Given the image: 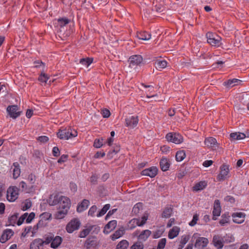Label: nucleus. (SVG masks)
<instances>
[{"mask_svg":"<svg viewBox=\"0 0 249 249\" xmlns=\"http://www.w3.org/2000/svg\"><path fill=\"white\" fill-rule=\"evenodd\" d=\"M199 234L198 233H194L192 238H196L195 247L198 249H203L206 247L209 243L208 239L206 237H198Z\"/></svg>","mask_w":249,"mask_h":249,"instance_id":"8","label":"nucleus"},{"mask_svg":"<svg viewBox=\"0 0 249 249\" xmlns=\"http://www.w3.org/2000/svg\"><path fill=\"white\" fill-rule=\"evenodd\" d=\"M101 113L104 118H108L110 115V112L107 109H103Z\"/></svg>","mask_w":249,"mask_h":249,"instance_id":"56","label":"nucleus"},{"mask_svg":"<svg viewBox=\"0 0 249 249\" xmlns=\"http://www.w3.org/2000/svg\"><path fill=\"white\" fill-rule=\"evenodd\" d=\"M13 166L14 168L13 170V178L14 179H17L20 176L21 173L19 165L18 162H16L13 163Z\"/></svg>","mask_w":249,"mask_h":249,"instance_id":"27","label":"nucleus"},{"mask_svg":"<svg viewBox=\"0 0 249 249\" xmlns=\"http://www.w3.org/2000/svg\"><path fill=\"white\" fill-rule=\"evenodd\" d=\"M230 137L232 140H241L246 138V135L239 132H233L231 133Z\"/></svg>","mask_w":249,"mask_h":249,"instance_id":"28","label":"nucleus"},{"mask_svg":"<svg viewBox=\"0 0 249 249\" xmlns=\"http://www.w3.org/2000/svg\"><path fill=\"white\" fill-rule=\"evenodd\" d=\"M160 167L162 171H166L168 170L170 164L167 159L162 158L160 162Z\"/></svg>","mask_w":249,"mask_h":249,"instance_id":"24","label":"nucleus"},{"mask_svg":"<svg viewBox=\"0 0 249 249\" xmlns=\"http://www.w3.org/2000/svg\"><path fill=\"white\" fill-rule=\"evenodd\" d=\"M230 216L229 213L223 214L219 221V224L221 226H224L227 224L230 223Z\"/></svg>","mask_w":249,"mask_h":249,"instance_id":"30","label":"nucleus"},{"mask_svg":"<svg viewBox=\"0 0 249 249\" xmlns=\"http://www.w3.org/2000/svg\"><path fill=\"white\" fill-rule=\"evenodd\" d=\"M93 62V58H86L81 59L80 63L82 65L88 67Z\"/></svg>","mask_w":249,"mask_h":249,"instance_id":"41","label":"nucleus"},{"mask_svg":"<svg viewBox=\"0 0 249 249\" xmlns=\"http://www.w3.org/2000/svg\"><path fill=\"white\" fill-rule=\"evenodd\" d=\"M63 239L59 236H55L53 237V241L50 245V247L53 249L57 248L62 243Z\"/></svg>","mask_w":249,"mask_h":249,"instance_id":"22","label":"nucleus"},{"mask_svg":"<svg viewBox=\"0 0 249 249\" xmlns=\"http://www.w3.org/2000/svg\"><path fill=\"white\" fill-rule=\"evenodd\" d=\"M35 66L34 67L36 68H39L41 66H43V68L45 67V64L42 61L40 60H37L34 62Z\"/></svg>","mask_w":249,"mask_h":249,"instance_id":"61","label":"nucleus"},{"mask_svg":"<svg viewBox=\"0 0 249 249\" xmlns=\"http://www.w3.org/2000/svg\"><path fill=\"white\" fill-rule=\"evenodd\" d=\"M142 175L154 178L156 176V167H152L142 171Z\"/></svg>","mask_w":249,"mask_h":249,"instance_id":"23","label":"nucleus"},{"mask_svg":"<svg viewBox=\"0 0 249 249\" xmlns=\"http://www.w3.org/2000/svg\"><path fill=\"white\" fill-rule=\"evenodd\" d=\"M27 179L31 184H34L36 180V177L34 174H30L28 175Z\"/></svg>","mask_w":249,"mask_h":249,"instance_id":"53","label":"nucleus"},{"mask_svg":"<svg viewBox=\"0 0 249 249\" xmlns=\"http://www.w3.org/2000/svg\"><path fill=\"white\" fill-rule=\"evenodd\" d=\"M35 213L33 212L29 214H28V215L26 217V222L27 223H30L32 220L35 218Z\"/></svg>","mask_w":249,"mask_h":249,"instance_id":"55","label":"nucleus"},{"mask_svg":"<svg viewBox=\"0 0 249 249\" xmlns=\"http://www.w3.org/2000/svg\"><path fill=\"white\" fill-rule=\"evenodd\" d=\"M43 240L40 238L35 239L30 245V249H43Z\"/></svg>","mask_w":249,"mask_h":249,"instance_id":"19","label":"nucleus"},{"mask_svg":"<svg viewBox=\"0 0 249 249\" xmlns=\"http://www.w3.org/2000/svg\"><path fill=\"white\" fill-rule=\"evenodd\" d=\"M51 216H52L51 214L49 213H44L40 215V217L41 218V220L44 219L45 220L50 219L51 218Z\"/></svg>","mask_w":249,"mask_h":249,"instance_id":"54","label":"nucleus"},{"mask_svg":"<svg viewBox=\"0 0 249 249\" xmlns=\"http://www.w3.org/2000/svg\"><path fill=\"white\" fill-rule=\"evenodd\" d=\"M214 246L217 249H221L224 246V239L223 237L219 235H215L213 238Z\"/></svg>","mask_w":249,"mask_h":249,"instance_id":"16","label":"nucleus"},{"mask_svg":"<svg viewBox=\"0 0 249 249\" xmlns=\"http://www.w3.org/2000/svg\"><path fill=\"white\" fill-rule=\"evenodd\" d=\"M50 205L58 206V211L54 215L55 218L61 219L65 217L70 208L71 203L70 199L58 195H51L48 199Z\"/></svg>","mask_w":249,"mask_h":249,"instance_id":"1","label":"nucleus"},{"mask_svg":"<svg viewBox=\"0 0 249 249\" xmlns=\"http://www.w3.org/2000/svg\"><path fill=\"white\" fill-rule=\"evenodd\" d=\"M142 206L143 204L142 203L138 202L136 203L132 209V213L135 215L138 214L140 211L142 209Z\"/></svg>","mask_w":249,"mask_h":249,"instance_id":"36","label":"nucleus"},{"mask_svg":"<svg viewBox=\"0 0 249 249\" xmlns=\"http://www.w3.org/2000/svg\"><path fill=\"white\" fill-rule=\"evenodd\" d=\"M207 185V183L205 181H201L196 183L193 187V190L195 191H198L203 190Z\"/></svg>","mask_w":249,"mask_h":249,"instance_id":"33","label":"nucleus"},{"mask_svg":"<svg viewBox=\"0 0 249 249\" xmlns=\"http://www.w3.org/2000/svg\"><path fill=\"white\" fill-rule=\"evenodd\" d=\"M167 63L166 61L161 60L160 58H157V65L158 67H157V70H161V69L165 68L167 66Z\"/></svg>","mask_w":249,"mask_h":249,"instance_id":"37","label":"nucleus"},{"mask_svg":"<svg viewBox=\"0 0 249 249\" xmlns=\"http://www.w3.org/2000/svg\"><path fill=\"white\" fill-rule=\"evenodd\" d=\"M139 119L137 116H127L125 119V125L130 128H134L137 125Z\"/></svg>","mask_w":249,"mask_h":249,"instance_id":"13","label":"nucleus"},{"mask_svg":"<svg viewBox=\"0 0 249 249\" xmlns=\"http://www.w3.org/2000/svg\"><path fill=\"white\" fill-rule=\"evenodd\" d=\"M128 245L129 243L127 240H123L118 244L116 249H127Z\"/></svg>","mask_w":249,"mask_h":249,"instance_id":"38","label":"nucleus"},{"mask_svg":"<svg viewBox=\"0 0 249 249\" xmlns=\"http://www.w3.org/2000/svg\"><path fill=\"white\" fill-rule=\"evenodd\" d=\"M68 158V156L67 155L63 154L58 160L57 162L59 163H62L63 162H65L67 160Z\"/></svg>","mask_w":249,"mask_h":249,"instance_id":"57","label":"nucleus"},{"mask_svg":"<svg viewBox=\"0 0 249 249\" xmlns=\"http://www.w3.org/2000/svg\"><path fill=\"white\" fill-rule=\"evenodd\" d=\"M77 136V132L75 129L69 127L61 128L57 133V136L61 140H69Z\"/></svg>","mask_w":249,"mask_h":249,"instance_id":"2","label":"nucleus"},{"mask_svg":"<svg viewBox=\"0 0 249 249\" xmlns=\"http://www.w3.org/2000/svg\"><path fill=\"white\" fill-rule=\"evenodd\" d=\"M173 210L171 207H166L162 213V217L164 218H169L172 214Z\"/></svg>","mask_w":249,"mask_h":249,"instance_id":"39","label":"nucleus"},{"mask_svg":"<svg viewBox=\"0 0 249 249\" xmlns=\"http://www.w3.org/2000/svg\"><path fill=\"white\" fill-rule=\"evenodd\" d=\"M19 189L16 186H10L7 190L6 197L10 202H14L18 197Z\"/></svg>","mask_w":249,"mask_h":249,"instance_id":"5","label":"nucleus"},{"mask_svg":"<svg viewBox=\"0 0 249 249\" xmlns=\"http://www.w3.org/2000/svg\"><path fill=\"white\" fill-rule=\"evenodd\" d=\"M136 36L140 40H148L151 38V35L145 31L137 32Z\"/></svg>","mask_w":249,"mask_h":249,"instance_id":"25","label":"nucleus"},{"mask_svg":"<svg viewBox=\"0 0 249 249\" xmlns=\"http://www.w3.org/2000/svg\"><path fill=\"white\" fill-rule=\"evenodd\" d=\"M14 234V231L11 229L4 230L0 237V242L4 243L8 240Z\"/></svg>","mask_w":249,"mask_h":249,"instance_id":"20","label":"nucleus"},{"mask_svg":"<svg viewBox=\"0 0 249 249\" xmlns=\"http://www.w3.org/2000/svg\"><path fill=\"white\" fill-rule=\"evenodd\" d=\"M213 163V161L212 160H206L203 162V165L204 167H208L211 166Z\"/></svg>","mask_w":249,"mask_h":249,"instance_id":"63","label":"nucleus"},{"mask_svg":"<svg viewBox=\"0 0 249 249\" xmlns=\"http://www.w3.org/2000/svg\"><path fill=\"white\" fill-rule=\"evenodd\" d=\"M206 36L207 42L211 46L219 47L222 45L221 37L215 33L209 32L206 34Z\"/></svg>","mask_w":249,"mask_h":249,"instance_id":"3","label":"nucleus"},{"mask_svg":"<svg viewBox=\"0 0 249 249\" xmlns=\"http://www.w3.org/2000/svg\"><path fill=\"white\" fill-rule=\"evenodd\" d=\"M143 61L142 57L141 55H133L131 56L128 61L129 66L131 68L136 69L138 66H140Z\"/></svg>","mask_w":249,"mask_h":249,"instance_id":"10","label":"nucleus"},{"mask_svg":"<svg viewBox=\"0 0 249 249\" xmlns=\"http://www.w3.org/2000/svg\"><path fill=\"white\" fill-rule=\"evenodd\" d=\"M110 208V205L107 204H106L101 210L97 214V217H101L104 215L109 210Z\"/></svg>","mask_w":249,"mask_h":249,"instance_id":"43","label":"nucleus"},{"mask_svg":"<svg viewBox=\"0 0 249 249\" xmlns=\"http://www.w3.org/2000/svg\"><path fill=\"white\" fill-rule=\"evenodd\" d=\"M221 212V207L220 206V201L218 199L215 200L213 203V219L215 220L217 217L220 216Z\"/></svg>","mask_w":249,"mask_h":249,"instance_id":"15","label":"nucleus"},{"mask_svg":"<svg viewBox=\"0 0 249 249\" xmlns=\"http://www.w3.org/2000/svg\"><path fill=\"white\" fill-rule=\"evenodd\" d=\"M53 235H50L46 237L45 238V240L43 241L44 244L48 245L50 243H52L53 239Z\"/></svg>","mask_w":249,"mask_h":249,"instance_id":"58","label":"nucleus"},{"mask_svg":"<svg viewBox=\"0 0 249 249\" xmlns=\"http://www.w3.org/2000/svg\"><path fill=\"white\" fill-rule=\"evenodd\" d=\"M9 115L12 118L15 119L18 117L21 114V111H19L17 105L9 106L6 109Z\"/></svg>","mask_w":249,"mask_h":249,"instance_id":"12","label":"nucleus"},{"mask_svg":"<svg viewBox=\"0 0 249 249\" xmlns=\"http://www.w3.org/2000/svg\"><path fill=\"white\" fill-rule=\"evenodd\" d=\"M49 76L47 74L44 72H41L38 78V81L40 82L46 83L49 79Z\"/></svg>","mask_w":249,"mask_h":249,"instance_id":"45","label":"nucleus"},{"mask_svg":"<svg viewBox=\"0 0 249 249\" xmlns=\"http://www.w3.org/2000/svg\"><path fill=\"white\" fill-rule=\"evenodd\" d=\"M117 221L111 220L109 221L105 226L103 232L105 234H108L112 231L117 226Z\"/></svg>","mask_w":249,"mask_h":249,"instance_id":"21","label":"nucleus"},{"mask_svg":"<svg viewBox=\"0 0 249 249\" xmlns=\"http://www.w3.org/2000/svg\"><path fill=\"white\" fill-rule=\"evenodd\" d=\"M89 205V201L87 199H84L80 205L77 206V211L82 212L87 209Z\"/></svg>","mask_w":249,"mask_h":249,"instance_id":"29","label":"nucleus"},{"mask_svg":"<svg viewBox=\"0 0 249 249\" xmlns=\"http://www.w3.org/2000/svg\"><path fill=\"white\" fill-rule=\"evenodd\" d=\"M135 235L138 236V240L139 242L145 241L149 237L151 234V231L148 230H145L142 231V232L138 235V232L136 231L134 232Z\"/></svg>","mask_w":249,"mask_h":249,"instance_id":"18","label":"nucleus"},{"mask_svg":"<svg viewBox=\"0 0 249 249\" xmlns=\"http://www.w3.org/2000/svg\"><path fill=\"white\" fill-rule=\"evenodd\" d=\"M28 215V213H24L23 215H22L18 220H17V224L18 225V226H20L21 225L23 222H24V221L25 220V219L26 218L27 216Z\"/></svg>","mask_w":249,"mask_h":249,"instance_id":"49","label":"nucleus"},{"mask_svg":"<svg viewBox=\"0 0 249 249\" xmlns=\"http://www.w3.org/2000/svg\"><path fill=\"white\" fill-rule=\"evenodd\" d=\"M80 224V221L77 219L74 218L68 223L66 230L68 232L72 233L74 231L78 229Z\"/></svg>","mask_w":249,"mask_h":249,"instance_id":"11","label":"nucleus"},{"mask_svg":"<svg viewBox=\"0 0 249 249\" xmlns=\"http://www.w3.org/2000/svg\"><path fill=\"white\" fill-rule=\"evenodd\" d=\"M143 247L142 242L138 241L131 247L130 249H143Z\"/></svg>","mask_w":249,"mask_h":249,"instance_id":"47","label":"nucleus"},{"mask_svg":"<svg viewBox=\"0 0 249 249\" xmlns=\"http://www.w3.org/2000/svg\"><path fill=\"white\" fill-rule=\"evenodd\" d=\"M198 220V215L197 214H195L193 215V219L190 223L189 225L190 226H194L197 223V221Z\"/></svg>","mask_w":249,"mask_h":249,"instance_id":"50","label":"nucleus"},{"mask_svg":"<svg viewBox=\"0 0 249 249\" xmlns=\"http://www.w3.org/2000/svg\"><path fill=\"white\" fill-rule=\"evenodd\" d=\"M166 140L177 144L181 143L183 142V137L178 133L170 132L166 135Z\"/></svg>","mask_w":249,"mask_h":249,"instance_id":"6","label":"nucleus"},{"mask_svg":"<svg viewBox=\"0 0 249 249\" xmlns=\"http://www.w3.org/2000/svg\"><path fill=\"white\" fill-rule=\"evenodd\" d=\"M124 233V228H120L117 230L113 234L111 235V238L112 240H115L116 239L120 238Z\"/></svg>","mask_w":249,"mask_h":249,"instance_id":"31","label":"nucleus"},{"mask_svg":"<svg viewBox=\"0 0 249 249\" xmlns=\"http://www.w3.org/2000/svg\"><path fill=\"white\" fill-rule=\"evenodd\" d=\"M224 239V243H231L234 241V237L230 234H226L225 236H223Z\"/></svg>","mask_w":249,"mask_h":249,"instance_id":"48","label":"nucleus"},{"mask_svg":"<svg viewBox=\"0 0 249 249\" xmlns=\"http://www.w3.org/2000/svg\"><path fill=\"white\" fill-rule=\"evenodd\" d=\"M233 221L237 224H241L245 221L246 214L242 212L233 213L231 214Z\"/></svg>","mask_w":249,"mask_h":249,"instance_id":"17","label":"nucleus"},{"mask_svg":"<svg viewBox=\"0 0 249 249\" xmlns=\"http://www.w3.org/2000/svg\"><path fill=\"white\" fill-rule=\"evenodd\" d=\"M166 243V239L165 238H162L158 242L157 249H163Z\"/></svg>","mask_w":249,"mask_h":249,"instance_id":"46","label":"nucleus"},{"mask_svg":"<svg viewBox=\"0 0 249 249\" xmlns=\"http://www.w3.org/2000/svg\"><path fill=\"white\" fill-rule=\"evenodd\" d=\"M180 231V228L177 226H174L171 229L168 233V237L172 239L178 236Z\"/></svg>","mask_w":249,"mask_h":249,"instance_id":"26","label":"nucleus"},{"mask_svg":"<svg viewBox=\"0 0 249 249\" xmlns=\"http://www.w3.org/2000/svg\"><path fill=\"white\" fill-rule=\"evenodd\" d=\"M204 143L207 147L213 150H216L218 147V143L216 140L213 137H210L206 138Z\"/></svg>","mask_w":249,"mask_h":249,"instance_id":"14","label":"nucleus"},{"mask_svg":"<svg viewBox=\"0 0 249 249\" xmlns=\"http://www.w3.org/2000/svg\"><path fill=\"white\" fill-rule=\"evenodd\" d=\"M37 140L41 142H46L49 141V138L46 136L38 137Z\"/></svg>","mask_w":249,"mask_h":249,"instance_id":"60","label":"nucleus"},{"mask_svg":"<svg viewBox=\"0 0 249 249\" xmlns=\"http://www.w3.org/2000/svg\"><path fill=\"white\" fill-rule=\"evenodd\" d=\"M98 177L96 174L92 175L90 178V181L93 184H95L97 181Z\"/></svg>","mask_w":249,"mask_h":249,"instance_id":"64","label":"nucleus"},{"mask_svg":"<svg viewBox=\"0 0 249 249\" xmlns=\"http://www.w3.org/2000/svg\"><path fill=\"white\" fill-rule=\"evenodd\" d=\"M160 151L162 153H167L169 152L170 148L166 145H163L160 147Z\"/></svg>","mask_w":249,"mask_h":249,"instance_id":"62","label":"nucleus"},{"mask_svg":"<svg viewBox=\"0 0 249 249\" xmlns=\"http://www.w3.org/2000/svg\"><path fill=\"white\" fill-rule=\"evenodd\" d=\"M18 217V213H15L9 217L8 219L9 224L12 226H14L16 224H17Z\"/></svg>","mask_w":249,"mask_h":249,"instance_id":"42","label":"nucleus"},{"mask_svg":"<svg viewBox=\"0 0 249 249\" xmlns=\"http://www.w3.org/2000/svg\"><path fill=\"white\" fill-rule=\"evenodd\" d=\"M186 157L185 151L184 150H180L177 152L176 154V160L177 161H181Z\"/></svg>","mask_w":249,"mask_h":249,"instance_id":"34","label":"nucleus"},{"mask_svg":"<svg viewBox=\"0 0 249 249\" xmlns=\"http://www.w3.org/2000/svg\"><path fill=\"white\" fill-rule=\"evenodd\" d=\"M148 215L147 214H144L141 219L133 218L129 222L128 228L132 230L137 226H142L146 223Z\"/></svg>","mask_w":249,"mask_h":249,"instance_id":"4","label":"nucleus"},{"mask_svg":"<svg viewBox=\"0 0 249 249\" xmlns=\"http://www.w3.org/2000/svg\"><path fill=\"white\" fill-rule=\"evenodd\" d=\"M32 205V202L29 199H26L23 203L21 206V210L25 211L30 209Z\"/></svg>","mask_w":249,"mask_h":249,"instance_id":"40","label":"nucleus"},{"mask_svg":"<svg viewBox=\"0 0 249 249\" xmlns=\"http://www.w3.org/2000/svg\"><path fill=\"white\" fill-rule=\"evenodd\" d=\"M53 156L54 157H58L60 155V151L57 146H54L52 150Z\"/></svg>","mask_w":249,"mask_h":249,"instance_id":"59","label":"nucleus"},{"mask_svg":"<svg viewBox=\"0 0 249 249\" xmlns=\"http://www.w3.org/2000/svg\"><path fill=\"white\" fill-rule=\"evenodd\" d=\"M95 226H89L86 229L83 230L80 233L79 237L80 238L86 237L90 232Z\"/></svg>","mask_w":249,"mask_h":249,"instance_id":"35","label":"nucleus"},{"mask_svg":"<svg viewBox=\"0 0 249 249\" xmlns=\"http://www.w3.org/2000/svg\"><path fill=\"white\" fill-rule=\"evenodd\" d=\"M229 166L226 164H223L220 166V173L217 177V180L221 181L228 179L230 177L229 175Z\"/></svg>","mask_w":249,"mask_h":249,"instance_id":"9","label":"nucleus"},{"mask_svg":"<svg viewBox=\"0 0 249 249\" xmlns=\"http://www.w3.org/2000/svg\"><path fill=\"white\" fill-rule=\"evenodd\" d=\"M97 208L96 206L94 205L92 206L89 209L88 214L89 215H90L91 216H94L95 215V213H96L97 211Z\"/></svg>","mask_w":249,"mask_h":249,"instance_id":"51","label":"nucleus"},{"mask_svg":"<svg viewBox=\"0 0 249 249\" xmlns=\"http://www.w3.org/2000/svg\"><path fill=\"white\" fill-rule=\"evenodd\" d=\"M190 239V236L189 235H183L181 236L180 243L181 244V247L179 249H182L184 246L188 242Z\"/></svg>","mask_w":249,"mask_h":249,"instance_id":"44","label":"nucleus"},{"mask_svg":"<svg viewBox=\"0 0 249 249\" xmlns=\"http://www.w3.org/2000/svg\"><path fill=\"white\" fill-rule=\"evenodd\" d=\"M240 80L237 79H229L224 82V85L228 88H231L237 85L240 82Z\"/></svg>","mask_w":249,"mask_h":249,"instance_id":"32","label":"nucleus"},{"mask_svg":"<svg viewBox=\"0 0 249 249\" xmlns=\"http://www.w3.org/2000/svg\"><path fill=\"white\" fill-rule=\"evenodd\" d=\"M70 22V20L67 18H59L55 20L54 24L58 32L62 33L65 31V27Z\"/></svg>","mask_w":249,"mask_h":249,"instance_id":"7","label":"nucleus"},{"mask_svg":"<svg viewBox=\"0 0 249 249\" xmlns=\"http://www.w3.org/2000/svg\"><path fill=\"white\" fill-rule=\"evenodd\" d=\"M103 140L95 139L94 142L93 146L97 148H100L103 145Z\"/></svg>","mask_w":249,"mask_h":249,"instance_id":"52","label":"nucleus"}]
</instances>
